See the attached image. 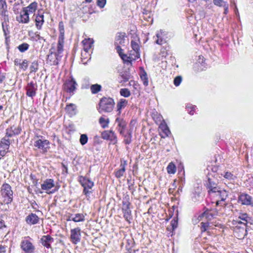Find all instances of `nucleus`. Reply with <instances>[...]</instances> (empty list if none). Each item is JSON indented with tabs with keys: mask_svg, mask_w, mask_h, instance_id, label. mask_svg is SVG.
<instances>
[{
	"mask_svg": "<svg viewBox=\"0 0 253 253\" xmlns=\"http://www.w3.org/2000/svg\"><path fill=\"white\" fill-rule=\"evenodd\" d=\"M1 195L2 200L0 202L1 205H8L13 200V191L11 187L8 184H3L0 189Z\"/></svg>",
	"mask_w": 253,
	"mask_h": 253,
	"instance_id": "1",
	"label": "nucleus"
},
{
	"mask_svg": "<svg viewBox=\"0 0 253 253\" xmlns=\"http://www.w3.org/2000/svg\"><path fill=\"white\" fill-rule=\"evenodd\" d=\"M115 105L114 100L110 97H103L100 100L99 112H111L113 110Z\"/></svg>",
	"mask_w": 253,
	"mask_h": 253,
	"instance_id": "2",
	"label": "nucleus"
},
{
	"mask_svg": "<svg viewBox=\"0 0 253 253\" xmlns=\"http://www.w3.org/2000/svg\"><path fill=\"white\" fill-rule=\"evenodd\" d=\"M210 196L212 198H215L216 204L219 205L220 202L224 201L228 196V193L225 190L218 188L217 190L210 192Z\"/></svg>",
	"mask_w": 253,
	"mask_h": 253,
	"instance_id": "3",
	"label": "nucleus"
},
{
	"mask_svg": "<svg viewBox=\"0 0 253 253\" xmlns=\"http://www.w3.org/2000/svg\"><path fill=\"white\" fill-rule=\"evenodd\" d=\"M238 223L240 225H237L234 227V235L239 239H242L247 235L246 225L245 223L241 221H238Z\"/></svg>",
	"mask_w": 253,
	"mask_h": 253,
	"instance_id": "4",
	"label": "nucleus"
},
{
	"mask_svg": "<svg viewBox=\"0 0 253 253\" xmlns=\"http://www.w3.org/2000/svg\"><path fill=\"white\" fill-rule=\"evenodd\" d=\"M79 181L82 186L84 188V194L86 196H88L91 193V191L90 190L94 185L93 182L89 179L83 176H81L80 177Z\"/></svg>",
	"mask_w": 253,
	"mask_h": 253,
	"instance_id": "5",
	"label": "nucleus"
},
{
	"mask_svg": "<svg viewBox=\"0 0 253 253\" xmlns=\"http://www.w3.org/2000/svg\"><path fill=\"white\" fill-rule=\"evenodd\" d=\"M238 202L242 205L253 207V199L252 197L246 193H241L239 195Z\"/></svg>",
	"mask_w": 253,
	"mask_h": 253,
	"instance_id": "6",
	"label": "nucleus"
},
{
	"mask_svg": "<svg viewBox=\"0 0 253 253\" xmlns=\"http://www.w3.org/2000/svg\"><path fill=\"white\" fill-rule=\"evenodd\" d=\"M130 205V203L127 200L123 201L122 211L124 213V217L129 223L130 222V220L132 219L131 212L129 208Z\"/></svg>",
	"mask_w": 253,
	"mask_h": 253,
	"instance_id": "7",
	"label": "nucleus"
},
{
	"mask_svg": "<svg viewBox=\"0 0 253 253\" xmlns=\"http://www.w3.org/2000/svg\"><path fill=\"white\" fill-rule=\"evenodd\" d=\"M64 38H58L57 52L55 53V55L56 56V60L53 61V65H57L58 64V61L62 57L61 54L62 53L64 50Z\"/></svg>",
	"mask_w": 253,
	"mask_h": 253,
	"instance_id": "8",
	"label": "nucleus"
},
{
	"mask_svg": "<svg viewBox=\"0 0 253 253\" xmlns=\"http://www.w3.org/2000/svg\"><path fill=\"white\" fill-rule=\"evenodd\" d=\"M49 144V141L46 139H39L34 142V146L41 150L42 153L47 152L50 148Z\"/></svg>",
	"mask_w": 253,
	"mask_h": 253,
	"instance_id": "9",
	"label": "nucleus"
},
{
	"mask_svg": "<svg viewBox=\"0 0 253 253\" xmlns=\"http://www.w3.org/2000/svg\"><path fill=\"white\" fill-rule=\"evenodd\" d=\"M70 240L74 244L79 243L81 239V230L79 227L72 229L70 231Z\"/></svg>",
	"mask_w": 253,
	"mask_h": 253,
	"instance_id": "10",
	"label": "nucleus"
},
{
	"mask_svg": "<svg viewBox=\"0 0 253 253\" xmlns=\"http://www.w3.org/2000/svg\"><path fill=\"white\" fill-rule=\"evenodd\" d=\"M55 186L54 181L52 179H47L41 184V188L47 194H50L55 192V190H50Z\"/></svg>",
	"mask_w": 253,
	"mask_h": 253,
	"instance_id": "11",
	"label": "nucleus"
},
{
	"mask_svg": "<svg viewBox=\"0 0 253 253\" xmlns=\"http://www.w3.org/2000/svg\"><path fill=\"white\" fill-rule=\"evenodd\" d=\"M77 84L73 78L67 80L64 84V88L65 91L70 93H74V91L76 89Z\"/></svg>",
	"mask_w": 253,
	"mask_h": 253,
	"instance_id": "12",
	"label": "nucleus"
},
{
	"mask_svg": "<svg viewBox=\"0 0 253 253\" xmlns=\"http://www.w3.org/2000/svg\"><path fill=\"white\" fill-rule=\"evenodd\" d=\"M10 144V141L9 138L4 137L1 139L0 143V159L7 153Z\"/></svg>",
	"mask_w": 253,
	"mask_h": 253,
	"instance_id": "13",
	"label": "nucleus"
},
{
	"mask_svg": "<svg viewBox=\"0 0 253 253\" xmlns=\"http://www.w3.org/2000/svg\"><path fill=\"white\" fill-rule=\"evenodd\" d=\"M20 246L22 250L26 253H32L34 251V246L27 238L22 240Z\"/></svg>",
	"mask_w": 253,
	"mask_h": 253,
	"instance_id": "14",
	"label": "nucleus"
},
{
	"mask_svg": "<svg viewBox=\"0 0 253 253\" xmlns=\"http://www.w3.org/2000/svg\"><path fill=\"white\" fill-rule=\"evenodd\" d=\"M21 131V127L18 126L13 125L6 129V135L5 137L8 138L15 135L19 134Z\"/></svg>",
	"mask_w": 253,
	"mask_h": 253,
	"instance_id": "15",
	"label": "nucleus"
},
{
	"mask_svg": "<svg viewBox=\"0 0 253 253\" xmlns=\"http://www.w3.org/2000/svg\"><path fill=\"white\" fill-rule=\"evenodd\" d=\"M131 46L133 50L130 51V55L134 56V57H132V58L133 60H135L136 58L140 57L139 45L137 42L132 41L131 42Z\"/></svg>",
	"mask_w": 253,
	"mask_h": 253,
	"instance_id": "16",
	"label": "nucleus"
},
{
	"mask_svg": "<svg viewBox=\"0 0 253 253\" xmlns=\"http://www.w3.org/2000/svg\"><path fill=\"white\" fill-rule=\"evenodd\" d=\"M37 90V84L33 82H31L28 83L26 86V94L29 97H33L36 95Z\"/></svg>",
	"mask_w": 253,
	"mask_h": 253,
	"instance_id": "17",
	"label": "nucleus"
},
{
	"mask_svg": "<svg viewBox=\"0 0 253 253\" xmlns=\"http://www.w3.org/2000/svg\"><path fill=\"white\" fill-rule=\"evenodd\" d=\"M16 20L21 23H28L29 21V13L23 8L20 12V15L16 18Z\"/></svg>",
	"mask_w": 253,
	"mask_h": 253,
	"instance_id": "18",
	"label": "nucleus"
},
{
	"mask_svg": "<svg viewBox=\"0 0 253 253\" xmlns=\"http://www.w3.org/2000/svg\"><path fill=\"white\" fill-rule=\"evenodd\" d=\"M102 138L104 139L110 140L114 143L117 142V136L112 130L105 131L102 133Z\"/></svg>",
	"mask_w": 253,
	"mask_h": 253,
	"instance_id": "19",
	"label": "nucleus"
},
{
	"mask_svg": "<svg viewBox=\"0 0 253 253\" xmlns=\"http://www.w3.org/2000/svg\"><path fill=\"white\" fill-rule=\"evenodd\" d=\"M115 122L118 124V130L121 135L124 134V131L126 126V122L123 119L118 117L115 121Z\"/></svg>",
	"mask_w": 253,
	"mask_h": 253,
	"instance_id": "20",
	"label": "nucleus"
},
{
	"mask_svg": "<svg viewBox=\"0 0 253 253\" xmlns=\"http://www.w3.org/2000/svg\"><path fill=\"white\" fill-rule=\"evenodd\" d=\"M82 42L84 45V51L82 52V56H83L84 53L86 54L88 52V51L90 49L93 45V41L92 40L89 38L83 40Z\"/></svg>",
	"mask_w": 253,
	"mask_h": 253,
	"instance_id": "21",
	"label": "nucleus"
},
{
	"mask_svg": "<svg viewBox=\"0 0 253 253\" xmlns=\"http://www.w3.org/2000/svg\"><path fill=\"white\" fill-rule=\"evenodd\" d=\"M41 242L44 247L46 248H50V243L53 242V238L49 235H44L42 237Z\"/></svg>",
	"mask_w": 253,
	"mask_h": 253,
	"instance_id": "22",
	"label": "nucleus"
},
{
	"mask_svg": "<svg viewBox=\"0 0 253 253\" xmlns=\"http://www.w3.org/2000/svg\"><path fill=\"white\" fill-rule=\"evenodd\" d=\"M126 34L125 33H119L117 34L115 38V46L124 45L125 44V38Z\"/></svg>",
	"mask_w": 253,
	"mask_h": 253,
	"instance_id": "23",
	"label": "nucleus"
},
{
	"mask_svg": "<svg viewBox=\"0 0 253 253\" xmlns=\"http://www.w3.org/2000/svg\"><path fill=\"white\" fill-rule=\"evenodd\" d=\"M127 165V163L126 161H124L123 162H121L120 167L121 168L117 170H116L115 172V176L118 178H121L123 175L126 171V167Z\"/></svg>",
	"mask_w": 253,
	"mask_h": 253,
	"instance_id": "24",
	"label": "nucleus"
},
{
	"mask_svg": "<svg viewBox=\"0 0 253 253\" xmlns=\"http://www.w3.org/2000/svg\"><path fill=\"white\" fill-rule=\"evenodd\" d=\"M38 13L36 15L35 21L36 25L38 29H40L42 25L44 22L43 15L40 10L38 11Z\"/></svg>",
	"mask_w": 253,
	"mask_h": 253,
	"instance_id": "25",
	"label": "nucleus"
},
{
	"mask_svg": "<svg viewBox=\"0 0 253 253\" xmlns=\"http://www.w3.org/2000/svg\"><path fill=\"white\" fill-rule=\"evenodd\" d=\"M39 217L35 213H31L26 218V221L28 224H35L39 221Z\"/></svg>",
	"mask_w": 253,
	"mask_h": 253,
	"instance_id": "26",
	"label": "nucleus"
},
{
	"mask_svg": "<svg viewBox=\"0 0 253 253\" xmlns=\"http://www.w3.org/2000/svg\"><path fill=\"white\" fill-rule=\"evenodd\" d=\"M206 185L207 188L209 189L208 192L209 194L210 193V192L217 190L219 188L218 187H216V184L215 182H213L211 179L210 177L208 178Z\"/></svg>",
	"mask_w": 253,
	"mask_h": 253,
	"instance_id": "27",
	"label": "nucleus"
},
{
	"mask_svg": "<svg viewBox=\"0 0 253 253\" xmlns=\"http://www.w3.org/2000/svg\"><path fill=\"white\" fill-rule=\"evenodd\" d=\"M127 104V101L125 99H121L119 102L117 103V108L118 112V115H120L121 113V110L124 108Z\"/></svg>",
	"mask_w": 253,
	"mask_h": 253,
	"instance_id": "28",
	"label": "nucleus"
},
{
	"mask_svg": "<svg viewBox=\"0 0 253 253\" xmlns=\"http://www.w3.org/2000/svg\"><path fill=\"white\" fill-rule=\"evenodd\" d=\"M38 6V3L36 2H33L31 3L27 7L23 8L25 10H26L27 12H28L33 13L37 9Z\"/></svg>",
	"mask_w": 253,
	"mask_h": 253,
	"instance_id": "29",
	"label": "nucleus"
},
{
	"mask_svg": "<svg viewBox=\"0 0 253 253\" xmlns=\"http://www.w3.org/2000/svg\"><path fill=\"white\" fill-rule=\"evenodd\" d=\"M70 220L75 222L84 221V216L82 213H77L72 218V219Z\"/></svg>",
	"mask_w": 253,
	"mask_h": 253,
	"instance_id": "30",
	"label": "nucleus"
},
{
	"mask_svg": "<svg viewBox=\"0 0 253 253\" xmlns=\"http://www.w3.org/2000/svg\"><path fill=\"white\" fill-rule=\"evenodd\" d=\"M91 92L92 94H96L101 91L102 86L98 84H92L90 87Z\"/></svg>",
	"mask_w": 253,
	"mask_h": 253,
	"instance_id": "31",
	"label": "nucleus"
},
{
	"mask_svg": "<svg viewBox=\"0 0 253 253\" xmlns=\"http://www.w3.org/2000/svg\"><path fill=\"white\" fill-rule=\"evenodd\" d=\"M209 212L208 211H205L201 213L200 215L198 216V217L197 219H193V222L195 224L197 223V222L200 221L202 220L203 218L205 217L206 218H208L209 217Z\"/></svg>",
	"mask_w": 253,
	"mask_h": 253,
	"instance_id": "32",
	"label": "nucleus"
},
{
	"mask_svg": "<svg viewBox=\"0 0 253 253\" xmlns=\"http://www.w3.org/2000/svg\"><path fill=\"white\" fill-rule=\"evenodd\" d=\"M39 69V63L38 61H34L30 66V73L36 72Z\"/></svg>",
	"mask_w": 253,
	"mask_h": 253,
	"instance_id": "33",
	"label": "nucleus"
},
{
	"mask_svg": "<svg viewBox=\"0 0 253 253\" xmlns=\"http://www.w3.org/2000/svg\"><path fill=\"white\" fill-rule=\"evenodd\" d=\"M162 35V33L161 31L156 34L157 39L156 40V43L159 45H162L166 42L165 40L163 38Z\"/></svg>",
	"mask_w": 253,
	"mask_h": 253,
	"instance_id": "34",
	"label": "nucleus"
},
{
	"mask_svg": "<svg viewBox=\"0 0 253 253\" xmlns=\"http://www.w3.org/2000/svg\"><path fill=\"white\" fill-rule=\"evenodd\" d=\"M122 135L124 136V138H125L124 141L126 144H128L131 143V137H132L131 131L129 130L127 134H125L124 133V134Z\"/></svg>",
	"mask_w": 253,
	"mask_h": 253,
	"instance_id": "35",
	"label": "nucleus"
},
{
	"mask_svg": "<svg viewBox=\"0 0 253 253\" xmlns=\"http://www.w3.org/2000/svg\"><path fill=\"white\" fill-rule=\"evenodd\" d=\"M99 123L101 125V126L104 128L108 126L109 123V119H105L103 117H101L99 120Z\"/></svg>",
	"mask_w": 253,
	"mask_h": 253,
	"instance_id": "36",
	"label": "nucleus"
},
{
	"mask_svg": "<svg viewBox=\"0 0 253 253\" xmlns=\"http://www.w3.org/2000/svg\"><path fill=\"white\" fill-rule=\"evenodd\" d=\"M140 78L143 82V84L145 86H147L148 84V80L146 72L143 71V73L140 75Z\"/></svg>",
	"mask_w": 253,
	"mask_h": 253,
	"instance_id": "37",
	"label": "nucleus"
},
{
	"mask_svg": "<svg viewBox=\"0 0 253 253\" xmlns=\"http://www.w3.org/2000/svg\"><path fill=\"white\" fill-rule=\"evenodd\" d=\"M120 94L125 97H129L131 93L130 91L128 89L125 88H122L120 89Z\"/></svg>",
	"mask_w": 253,
	"mask_h": 253,
	"instance_id": "38",
	"label": "nucleus"
},
{
	"mask_svg": "<svg viewBox=\"0 0 253 253\" xmlns=\"http://www.w3.org/2000/svg\"><path fill=\"white\" fill-rule=\"evenodd\" d=\"M167 171L169 173L173 174L176 171V167L172 163H170L167 167Z\"/></svg>",
	"mask_w": 253,
	"mask_h": 253,
	"instance_id": "39",
	"label": "nucleus"
},
{
	"mask_svg": "<svg viewBox=\"0 0 253 253\" xmlns=\"http://www.w3.org/2000/svg\"><path fill=\"white\" fill-rule=\"evenodd\" d=\"M29 45L27 43H23L21 44H20L18 46V49L20 51L23 52L28 50L29 48Z\"/></svg>",
	"mask_w": 253,
	"mask_h": 253,
	"instance_id": "40",
	"label": "nucleus"
},
{
	"mask_svg": "<svg viewBox=\"0 0 253 253\" xmlns=\"http://www.w3.org/2000/svg\"><path fill=\"white\" fill-rule=\"evenodd\" d=\"M55 60H56L55 53H54L52 52H51L50 53L47 55V61H49L51 65H53V62Z\"/></svg>",
	"mask_w": 253,
	"mask_h": 253,
	"instance_id": "41",
	"label": "nucleus"
},
{
	"mask_svg": "<svg viewBox=\"0 0 253 253\" xmlns=\"http://www.w3.org/2000/svg\"><path fill=\"white\" fill-rule=\"evenodd\" d=\"M132 56L133 55H130L129 56H128L126 54H122L120 57L122 59V60L124 61V62L130 63V61L133 60L132 57H133Z\"/></svg>",
	"mask_w": 253,
	"mask_h": 253,
	"instance_id": "42",
	"label": "nucleus"
},
{
	"mask_svg": "<svg viewBox=\"0 0 253 253\" xmlns=\"http://www.w3.org/2000/svg\"><path fill=\"white\" fill-rule=\"evenodd\" d=\"M59 30L60 32V35L58 38H64V25L62 22H59Z\"/></svg>",
	"mask_w": 253,
	"mask_h": 253,
	"instance_id": "43",
	"label": "nucleus"
},
{
	"mask_svg": "<svg viewBox=\"0 0 253 253\" xmlns=\"http://www.w3.org/2000/svg\"><path fill=\"white\" fill-rule=\"evenodd\" d=\"M213 2L214 5L219 7H223L227 4V2L223 0H213Z\"/></svg>",
	"mask_w": 253,
	"mask_h": 253,
	"instance_id": "44",
	"label": "nucleus"
},
{
	"mask_svg": "<svg viewBox=\"0 0 253 253\" xmlns=\"http://www.w3.org/2000/svg\"><path fill=\"white\" fill-rule=\"evenodd\" d=\"M88 141V137L86 134H83L80 136V142L82 145L85 144Z\"/></svg>",
	"mask_w": 253,
	"mask_h": 253,
	"instance_id": "45",
	"label": "nucleus"
},
{
	"mask_svg": "<svg viewBox=\"0 0 253 253\" xmlns=\"http://www.w3.org/2000/svg\"><path fill=\"white\" fill-rule=\"evenodd\" d=\"M209 226V222H202L201 223V230L202 232H205L207 230L208 227Z\"/></svg>",
	"mask_w": 253,
	"mask_h": 253,
	"instance_id": "46",
	"label": "nucleus"
},
{
	"mask_svg": "<svg viewBox=\"0 0 253 253\" xmlns=\"http://www.w3.org/2000/svg\"><path fill=\"white\" fill-rule=\"evenodd\" d=\"M223 176L228 180L234 179V178L235 177V176L230 172H224Z\"/></svg>",
	"mask_w": 253,
	"mask_h": 253,
	"instance_id": "47",
	"label": "nucleus"
},
{
	"mask_svg": "<svg viewBox=\"0 0 253 253\" xmlns=\"http://www.w3.org/2000/svg\"><path fill=\"white\" fill-rule=\"evenodd\" d=\"M28 66V61L24 59L22 63H21L20 68L23 69L24 71L27 70Z\"/></svg>",
	"mask_w": 253,
	"mask_h": 253,
	"instance_id": "48",
	"label": "nucleus"
},
{
	"mask_svg": "<svg viewBox=\"0 0 253 253\" xmlns=\"http://www.w3.org/2000/svg\"><path fill=\"white\" fill-rule=\"evenodd\" d=\"M181 81H182V77L181 76H177L174 80V81H173L174 84L176 86H177L180 84V83H181Z\"/></svg>",
	"mask_w": 253,
	"mask_h": 253,
	"instance_id": "49",
	"label": "nucleus"
},
{
	"mask_svg": "<svg viewBox=\"0 0 253 253\" xmlns=\"http://www.w3.org/2000/svg\"><path fill=\"white\" fill-rule=\"evenodd\" d=\"M121 77L123 79L122 80L120 81V83H125L128 81L129 79V76L127 74H123L121 75Z\"/></svg>",
	"mask_w": 253,
	"mask_h": 253,
	"instance_id": "50",
	"label": "nucleus"
},
{
	"mask_svg": "<svg viewBox=\"0 0 253 253\" xmlns=\"http://www.w3.org/2000/svg\"><path fill=\"white\" fill-rule=\"evenodd\" d=\"M106 0H97V5L100 8H103L106 4Z\"/></svg>",
	"mask_w": 253,
	"mask_h": 253,
	"instance_id": "51",
	"label": "nucleus"
},
{
	"mask_svg": "<svg viewBox=\"0 0 253 253\" xmlns=\"http://www.w3.org/2000/svg\"><path fill=\"white\" fill-rule=\"evenodd\" d=\"M66 109L68 111H74L75 110V105L72 103H71L67 105Z\"/></svg>",
	"mask_w": 253,
	"mask_h": 253,
	"instance_id": "52",
	"label": "nucleus"
},
{
	"mask_svg": "<svg viewBox=\"0 0 253 253\" xmlns=\"http://www.w3.org/2000/svg\"><path fill=\"white\" fill-rule=\"evenodd\" d=\"M187 111L190 115H193L196 106H187Z\"/></svg>",
	"mask_w": 253,
	"mask_h": 253,
	"instance_id": "53",
	"label": "nucleus"
},
{
	"mask_svg": "<svg viewBox=\"0 0 253 253\" xmlns=\"http://www.w3.org/2000/svg\"><path fill=\"white\" fill-rule=\"evenodd\" d=\"M116 49L120 56H121L122 54H124L123 53V49H122L120 46H116Z\"/></svg>",
	"mask_w": 253,
	"mask_h": 253,
	"instance_id": "54",
	"label": "nucleus"
},
{
	"mask_svg": "<svg viewBox=\"0 0 253 253\" xmlns=\"http://www.w3.org/2000/svg\"><path fill=\"white\" fill-rule=\"evenodd\" d=\"M163 132L167 136H168L169 134L170 133V131L167 126H165V128L163 129Z\"/></svg>",
	"mask_w": 253,
	"mask_h": 253,
	"instance_id": "55",
	"label": "nucleus"
},
{
	"mask_svg": "<svg viewBox=\"0 0 253 253\" xmlns=\"http://www.w3.org/2000/svg\"><path fill=\"white\" fill-rule=\"evenodd\" d=\"M171 224L173 229L177 227V221L175 219H172L171 221Z\"/></svg>",
	"mask_w": 253,
	"mask_h": 253,
	"instance_id": "56",
	"label": "nucleus"
},
{
	"mask_svg": "<svg viewBox=\"0 0 253 253\" xmlns=\"http://www.w3.org/2000/svg\"><path fill=\"white\" fill-rule=\"evenodd\" d=\"M20 61H21L20 59H18V58L15 59L14 61L15 65H16V66L19 65L20 66V64H21Z\"/></svg>",
	"mask_w": 253,
	"mask_h": 253,
	"instance_id": "57",
	"label": "nucleus"
},
{
	"mask_svg": "<svg viewBox=\"0 0 253 253\" xmlns=\"http://www.w3.org/2000/svg\"><path fill=\"white\" fill-rule=\"evenodd\" d=\"M223 7L224 8V13L226 14L228 11V4L227 3V4L223 6Z\"/></svg>",
	"mask_w": 253,
	"mask_h": 253,
	"instance_id": "58",
	"label": "nucleus"
},
{
	"mask_svg": "<svg viewBox=\"0 0 253 253\" xmlns=\"http://www.w3.org/2000/svg\"><path fill=\"white\" fill-rule=\"evenodd\" d=\"M35 37L37 40H43L45 41L42 37L40 36V35L38 34L37 33H35Z\"/></svg>",
	"mask_w": 253,
	"mask_h": 253,
	"instance_id": "59",
	"label": "nucleus"
},
{
	"mask_svg": "<svg viewBox=\"0 0 253 253\" xmlns=\"http://www.w3.org/2000/svg\"><path fill=\"white\" fill-rule=\"evenodd\" d=\"M248 217L247 214H244L242 216H240V218L241 219L245 220L246 222L247 221V220L246 219V218H248Z\"/></svg>",
	"mask_w": 253,
	"mask_h": 253,
	"instance_id": "60",
	"label": "nucleus"
},
{
	"mask_svg": "<svg viewBox=\"0 0 253 253\" xmlns=\"http://www.w3.org/2000/svg\"><path fill=\"white\" fill-rule=\"evenodd\" d=\"M4 226H5V225H4V221L0 219V228H1L2 227H4Z\"/></svg>",
	"mask_w": 253,
	"mask_h": 253,
	"instance_id": "61",
	"label": "nucleus"
},
{
	"mask_svg": "<svg viewBox=\"0 0 253 253\" xmlns=\"http://www.w3.org/2000/svg\"><path fill=\"white\" fill-rule=\"evenodd\" d=\"M5 79V77L2 74H0V83H2Z\"/></svg>",
	"mask_w": 253,
	"mask_h": 253,
	"instance_id": "62",
	"label": "nucleus"
},
{
	"mask_svg": "<svg viewBox=\"0 0 253 253\" xmlns=\"http://www.w3.org/2000/svg\"><path fill=\"white\" fill-rule=\"evenodd\" d=\"M0 4H1V5H2V8H3L4 6H6V2H5L4 1L0 0Z\"/></svg>",
	"mask_w": 253,
	"mask_h": 253,
	"instance_id": "63",
	"label": "nucleus"
},
{
	"mask_svg": "<svg viewBox=\"0 0 253 253\" xmlns=\"http://www.w3.org/2000/svg\"><path fill=\"white\" fill-rule=\"evenodd\" d=\"M88 56H90V54L88 53V52L87 53H86V54H84V56H82L84 58H87Z\"/></svg>",
	"mask_w": 253,
	"mask_h": 253,
	"instance_id": "64",
	"label": "nucleus"
}]
</instances>
